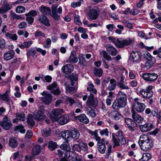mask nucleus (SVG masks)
I'll use <instances>...</instances> for the list:
<instances>
[{"mask_svg":"<svg viewBox=\"0 0 161 161\" xmlns=\"http://www.w3.org/2000/svg\"><path fill=\"white\" fill-rule=\"evenodd\" d=\"M58 5L53 4L51 7L52 11L50 13L51 10L48 7L44 6H41L40 12L44 15H47L49 14L54 19L58 21L61 18L59 14H62V9L61 7L60 6L58 8Z\"/></svg>","mask_w":161,"mask_h":161,"instance_id":"f257e3e1","label":"nucleus"},{"mask_svg":"<svg viewBox=\"0 0 161 161\" xmlns=\"http://www.w3.org/2000/svg\"><path fill=\"white\" fill-rule=\"evenodd\" d=\"M138 143L141 149L145 151H148L153 146L151 138L145 135L141 136Z\"/></svg>","mask_w":161,"mask_h":161,"instance_id":"f03ea898","label":"nucleus"},{"mask_svg":"<svg viewBox=\"0 0 161 161\" xmlns=\"http://www.w3.org/2000/svg\"><path fill=\"white\" fill-rule=\"evenodd\" d=\"M39 110H36L34 111L33 114L34 119L37 121H42L46 117L44 113L45 110L44 107L42 106H39L38 107Z\"/></svg>","mask_w":161,"mask_h":161,"instance_id":"7ed1b4c3","label":"nucleus"},{"mask_svg":"<svg viewBox=\"0 0 161 161\" xmlns=\"http://www.w3.org/2000/svg\"><path fill=\"white\" fill-rule=\"evenodd\" d=\"M143 57L147 60L145 63V67L147 69L150 68L155 62V58L148 52H146L144 54Z\"/></svg>","mask_w":161,"mask_h":161,"instance_id":"20e7f679","label":"nucleus"},{"mask_svg":"<svg viewBox=\"0 0 161 161\" xmlns=\"http://www.w3.org/2000/svg\"><path fill=\"white\" fill-rule=\"evenodd\" d=\"M153 87L152 86L150 85L147 86L146 89H141L140 91V93L143 98H149L153 95Z\"/></svg>","mask_w":161,"mask_h":161,"instance_id":"39448f33","label":"nucleus"},{"mask_svg":"<svg viewBox=\"0 0 161 161\" xmlns=\"http://www.w3.org/2000/svg\"><path fill=\"white\" fill-rule=\"evenodd\" d=\"M142 55L140 52L137 51H132L130 54L129 60L134 63H137L141 61Z\"/></svg>","mask_w":161,"mask_h":161,"instance_id":"423d86ee","label":"nucleus"},{"mask_svg":"<svg viewBox=\"0 0 161 161\" xmlns=\"http://www.w3.org/2000/svg\"><path fill=\"white\" fill-rule=\"evenodd\" d=\"M126 102L119 99H117L113 103L112 108L116 110H119L120 109L125 107L126 105Z\"/></svg>","mask_w":161,"mask_h":161,"instance_id":"0eeeda50","label":"nucleus"},{"mask_svg":"<svg viewBox=\"0 0 161 161\" xmlns=\"http://www.w3.org/2000/svg\"><path fill=\"white\" fill-rule=\"evenodd\" d=\"M126 102L119 99H117L113 103L112 108L116 110H119L120 109L125 107L126 105Z\"/></svg>","mask_w":161,"mask_h":161,"instance_id":"6e6552de","label":"nucleus"},{"mask_svg":"<svg viewBox=\"0 0 161 161\" xmlns=\"http://www.w3.org/2000/svg\"><path fill=\"white\" fill-rule=\"evenodd\" d=\"M0 125L4 129L8 130L12 127V124L9 119L7 117H5L3 120L0 122Z\"/></svg>","mask_w":161,"mask_h":161,"instance_id":"1a4fd4ad","label":"nucleus"},{"mask_svg":"<svg viewBox=\"0 0 161 161\" xmlns=\"http://www.w3.org/2000/svg\"><path fill=\"white\" fill-rule=\"evenodd\" d=\"M99 10L96 8H90L88 16L91 19L96 20L99 16Z\"/></svg>","mask_w":161,"mask_h":161,"instance_id":"9d476101","label":"nucleus"},{"mask_svg":"<svg viewBox=\"0 0 161 161\" xmlns=\"http://www.w3.org/2000/svg\"><path fill=\"white\" fill-rule=\"evenodd\" d=\"M142 77L145 80L153 82L157 79L158 75L155 73H145L142 75Z\"/></svg>","mask_w":161,"mask_h":161,"instance_id":"9b49d317","label":"nucleus"},{"mask_svg":"<svg viewBox=\"0 0 161 161\" xmlns=\"http://www.w3.org/2000/svg\"><path fill=\"white\" fill-rule=\"evenodd\" d=\"M42 95L43 96V97L41 98L42 102L46 104H49L52 101V95L50 93L44 91L42 93Z\"/></svg>","mask_w":161,"mask_h":161,"instance_id":"f8f14e48","label":"nucleus"},{"mask_svg":"<svg viewBox=\"0 0 161 161\" xmlns=\"http://www.w3.org/2000/svg\"><path fill=\"white\" fill-rule=\"evenodd\" d=\"M69 117L67 115H62L58 118L56 117L53 119V121H58V123L61 125H64L67 123L69 121Z\"/></svg>","mask_w":161,"mask_h":161,"instance_id":"ddd939ff","label":"nucleus"},{"mask_svg":"<svg viewBox=\"0 0 161 161\" xmlns=\"http://www.w3.org/2000/svg\"><path fill=\"white\" fill-rule=\"evenodd\" d=\"M97 142V148L98 150L101 153H104L106 150V145L104 143V139H101Z\"/></svg>","mask_w":161,"mask_h":161,"instance_id":"4468645a","label":"nucleus"},{"mask_svg":"<svg viewBox=\"0 0 161 161\" xmlns=\"http://www.w3.org/2000/svg\"><path fill=\"white\" fill-rule=\"evenodd\" d=\"M125 122L127 127L130 130H134L136 129L137 124L131 119L126 118L125 119Z\"/></svg>","mask_w":161,"mask_h":161,"instance_id":"2eb2a0df","label":"nucleus"},{"mask_svg":"<svg viewBox=\"0 0 161 161\" xmlns=\"http://www.w3.org/2000/svg\"><path fill=\"white\" fill-rule=\"evenodd\" d=\"M146 108L145 105L143 103L141 102H137L136 104H133L132 109H135L139 113L142 112Z\"/></svg>","mask_w":161,"mask_h":161,"instance_id":"dca6fc26","label":"nucleus"},{"mask_svg":"<svg viewBox=\"0 0 161 161\" xmlns=\"http://www.w3.org/2000/svg\"><path fill=\"white\" fill-rule=\"evenodd\" d=\"M141 130L142 132H148L154 128V126L151 122H146L144 124L140 126Z\"/></svg>","mask_w":161,"mask_h":161,"instance_id":"f3484780","label":"nucleus"},{"mask_svg":"<svg viewBox=\"0 0 161 161\" xmlns=\"http://www.w3.org/2000/svg\"><path fill=\"white\" fill-rule=\"evenodd\" d=\"M109 116L112 119L115 120L122 119L123 118L121 114L116 111H113L110 112Z\"/></svg>","mask_w":161,"mask_h":161,"instance_id":"a211bd4d","label":"nucleus"},{"mask_svg":"<svg viewBox=\"0 0 161 161\" xmlns=\"http://www.w3.org/2000/svg\"><path fill=\"white\" fill-rule=\"evenodd\" d=\"M86 103V105L89 106H92L93 107H96L97 103L94 101V95L93 94H90L88 97Z\"/></svg>","mask_w":161,"mask_h":161,"instance_id":"6ab92c4d","label":"nucleus"},{"mask_svg":"<svg viewBox=\"0 0 161 161\" xmlns=\"http://www.w3.org/2000/svg\"><path fill=\"white\" fill-rule=\"evenodd\" d=\"M60 135L63 139L69 142L72 140L71 132L69 130L62 131L60 133Z\"/></svg>","mask_w":161,"mask_h":161,"instance_id":"aec40b11","label":"nucleus"},{"mask_svg":"<svg viewBox=\"0 0 161 161\" xmlns=\"http://www.w3.org/2000/svg\"><path fill=\"white\" fill-rule=\"evenodd\" d=\"M131 113L132 118L134 121L138 123H141L143 121V118L140 115L137 114L134 109H132Z\"/></svg>","mask_w":161,"mask_h":161,"instance_id":"412c9836","label":"nucleus"},{"mask_svg":"<svg viewBox=\"0 0 161 161\" xmlns=\"http://www.w3.org/2000/svg\"><path fill=\"white\" fill-rule=\"evenodd\" d=\"M75 118L76 119L78 120L80 122L85 124H87L89 122L88 118L84 114H80V115L75 116Z\"/></svg>","mask_w":161,"mask_h":161,"instance_id":"4be33fe9","label":"nucleus"},{"mask_svg":"<svg viewBox=\"0 0 161 161\" xmlns=\"http://www.w3.org/2000/svg\"><path fill=\"white\" fill-rule=\"evenodd\" d=\"M106 48L109 54L111 55L115 56L118 53L117 49L110 44H107L106 46Z\"/></svg>","mask_w":161,"mask_h":161,"instance_id":"5701e85b","label":"nucleus"},{"mask_svg":"<svg viewBox=\"0 0 161 161\" xmlns=\"http://www.w3.org/2000/svg\"><path fill=\"white\" fill-rule=\"evenodd\" d=\"M74 69V67L73 65L70 64H66L62 67L61 70L63 72L67 74L72 72Z\"/></svg>","mask_w":161,"mask_h":161,"instance_id":"b1692460","label":"nucleus"},{"mask_svg":"<svg viewBox=\"0 0 161 161\" xmlns=\"http://www.w3.org/2000/svg\"><path fill=\"white\" fill-rule=\"evenodd\" d=\"M124 79V77L123 76H121L120 80L117 83V86L119 88L122 89H128L129 88L128 86L124 84L125 81Z\"/></svg>","mask_w":161,"mask_h":161,"instance_id":"393cba45","label":"nucleus"},{"mask_svg":"<svg viewBox=\"0 0 161 161\" xmlns=\"http://www.w3.org/2000/svg\"><path fill=\"white\" fill-rule=\"evenodd\" d=\"M9 91L7 90L5 93L3 94H0V100L8 103H10V97L9 94Z\"/></svg>","mask_w":161,"mask_h":161,"instance_id":"a878e982","label":"nucleus"},{"mask_svg":"<svg viewBox=\"0 0 161 161\" xmlns=\"http://www.w3.org/2000/svg\"><path fill=\"white\" fill-rule=\"evenodd\" d=\"M38 20L45 26L49 27L50 26V24L49 20L45 16L41 15L38 18Z\"/></svg>","mask_w":161,"mask_h":161,"instance_id":"bb28decb","label":"nucleus"},{"mask_svg":"<svg viewBox=\"0 0 161 161\" xmlns=\"http://www.w3.org/2000/svg\"><path fill=\"white\" fill-rule=\"evenodd\" d=\"M78 59L76 57V53L74 51H72L70 53V56L68 60L67 63H76L78 62Z\"/></svg>","mask_w":161,"mask_h":161,"instance_id":"cd10ccee","label":"nucleus"},{"mask_svg":"<svg viewBox=\"0 0 161 161\" xmlns=\"http://www.w3.org/2000/svg\"><path fill=\"white\" fill-rule=\"evenodd\" d=\"M14 51L13 50H10L4 54V58L7 60H8L14 57Z\"/></svg>","mask_w":161,"mask_h":161,"instance_id":"c85d7f7f","label":"nucleus"},{"mask_svg":"<svg viewBox=\"0 0 161 161\" xmlns=\"http://www.w3.org/2000/svg\"><path fill=\"white\" fill-rule=\"evenodd\" d=\"M16 118L13 120V122L14 123H17L19 120L22 121L25 120V116L24 114L18 113L16 114Z\"/></svg>","mask_w":161,"mask_h":161,"instance_id":"c756f323","label":"nucleus"},{"mask_svg":"<svg viewBox=\"0 0 161 161\" xmlns=\"http://www.w3.org/2000/svg\"><path fill=\"white\" fill-rule=\"evenodd\" d=\"M113 42L115 45L118 47L122 48L124 47V39L121 38L114 40Z\"/></svg>","mask_w":161,"mask_h":161,"instance_id":"7c9ffc66","label":"nucleus"},{"mask_svg":"<svg viewBox=\"0 0 161 161\" xmlns=\"http://www.w3.org/2000/svg\"><path fill=\"white\" fill-rule=\"evenodd\" d=\"M116 87V81L114 79H111L109 81V83L107 87L109 91H113L115 90Z\"/></svg>","mask_w":161,"mask_h":161,"instance_id":"2f4dec72","label":"nucleus"},{"mask_svg":"<svg viewBox=\"0 0 161 161\" xmlns=\"http://www.w3.org/2000/svg\"><path fill=\"white\" fill-rule=\"evenodd\" d=\"M87 132L92 136H93L94 139L97 141L101 139L100 137L98 136L97 130H96L93 131L89 129L87 130Z\"/></svg>","mask_w":161,"mask_h":161,"instance_id":"473e14b6","label":"nucleus"},{"mask_svg":"<svg viewBox=\"0 0 161 161\" xmlns=\"http://www.w3.org/2000/svg\"><path fill=\"white\" fill-rule=\"evenodd\" d=\"M21 62L20 58L13 59L10 64V66L14 68H17L18 67Z\"/></svg>","mask_w":161,"mask_h":161,"instance_id":"72a5a7b5","label":"nucleus"},{"mask_svg":"<svg viewBox=\"0 0 161 161\" xmlns=\"http://www.w3.org/2000/svg\"><path fill=\"white\" fill-rule=\"evenodd\" d=\"M70 131L71 132V136L72 137V140L73 138L77 139L79 138L80 134L77 129H74Z\"/></svg>","mask_w":161,"mask_h":161,"instance_id":"f704fd0d","label":"nucleus"},{"mask_svg":"<svg viewBox=\"0 0 161 161\" xmlns=\"http://www.w3.org/2000/svg\"><path fill=\"white\" fill-rule=\"evenodd\" d=\"M41 132L42 135L43 137H47L51 133L50 128L49 127L44 128L41 130Z\"/></svg>","mask_w":161,"mask_h":161,"instance_id":"c9c22d12","label":"nucleus"},{"mask_svg":"<svg viewBox=\"0 0 161 161\" xmlns=\"http://www.w3.org/2000/svg\"><path fill=\"white\" fill-rule=\"evenodd\" d=\"M84 54H81L79 55L78 56V58L79 61L78 64L80 65H82L83 66H86L87 64L86 61L84 57Z\"/></svg>","mask_w":161,"mask_h":161,"instance_id":"e433bc0d","label":"nucleus"},{"mask_svg":"<svg viewBox=\"0 0 161 161\" xmlns=\"http://www.w3.org/2000/svg\"><path fill=\"white\" fill-rule=\"evenodd\" d=\"M60 148L67 152H69L70 150V148L69 146V143L68 141L63 142V144L60 146Z\"/></svg>","mask_w":161,"mask_h":161,"instance_id":"4c0bfd02","label":"nucleus"},{"mask_svg":"<svg viewBox=\"0 0 161 161\" xmlns=\"http://www.w3.org/2000/svg\"><path fill=\"white\" fill-rule=\"evenodd\" d=\"M33 116L31 114H28L27 122L29 126L30 127L33 126L35 124V122L33 119Z\"/></svg>","mask_w":161,"mask_h":161,"instance_id":"58836bf2","label":"nucleus"},{"mask_svg":"<svg viewBox=\"0 0 161 161\" xmlns=\"http://www.w3.org/2000/svg\"><path fill=\"white\" fill-rule=\"evenodd\" d=\"M117 97L119 98L118 99L127 101V96L124 92H119L117 94Z\"/></svg>","mask_w":161,"mask_h":161,"instance_id":"ea45409f","label":"nucleus"},{"mask_svg":"<svg viewBox=\"0 0 161 161\" xmlns=\"http://www.w3.org/2000/svg\"><path fill=\"white\" fill-rule=\"evenodd\" d=\"M151 158V155L148 153H144L140 161H148Z\"/></svg>","mask_w":161,"mask_h":161,"instance_id":"a19ab883","label":"nucleus"},{"mask_svg":"<svg viewBox=\"0 0 161 161\" xmlns=\"http://www.w3.org/2000/svg\"><path fill=\"white\" fill-rule=\"evenodd\" d=\"M40 152V147L38 145H36L32 149V154L34 155H38Z\"/></svg>","mask_w":161,"mask_h":161,"instance_id":"79ce46f5","label":"nucleus"},{"mask_svg":"<svg viewBox=\"0 0 161 161\" xmlns=\"http://www.w3.org/2000/svg\"><path fill=\"white\" fill-rule=\"evenodd\" d=\"M70 79L71 80V86H73L75 83L77 85L78 84V76L76 75H72L70 76Z\"/></svg>","mask_w":161,"mask_h":161,"instance_id":"37998d69","label":"nucleus"},{"mask_svg":"<svg viewBox=\"0 0 161 161\" xmlns=\"http://www.w3.org/2000/svg\"><path fill=\"white\" fill-rule=\"evenodd\" d=\"M77 89V86H71L70 85L67 86L66 87V90L67 92L70 93H73L76 91Z\"/></svg>","mask_w":161,"mask_h":161,"instance_id":"c03bdc74","label":"nucleus"},{"mask_svg":"<svg viewBox=\"0 0 161 161\" xmlns=\"http://www.w3.org/2000/svg\"><path fill=\"white\" fill-rule=\"evenodd\" d=\"M87 114L92 118H94L96 116V114L95 113V110L92 109L90 107L87 108Z\"/></svg>","mask_w":161,"mask_h":161,"instance_id":"a18cd8bd","label":"nucleus"},{"mask_svg":"<svg viewBox=\"0 0 161 161\" xmlns=\"http://www.w3.org/2000/svg\"><path fill=\"white\" fill-rule=\"evenodd\" d=\"M112 141L114 144V145L113 146V147L114 148H115L116 146H119V142L120 141V139H118L117 138H116L115 137L114 134L113 133L112 134Z\"/></svg>","mask_w":161,"mask_h":161,"instance_id":"49530a36","label":"nucleus"},{"mask_svg":"<svg viewBox=\"0 0 161 161\" xmlns=\"http://www.w3.org/2000/svg\"><path fill=\"white\" fill-rule=\"evenodd\" d=\"M10 15L13 19H17L22 20L23 19V18H22L20 15L17 14L12 11H10Z\"/></svg>","mask_w":161,"mask_h":161,"instance_id":"de8ad7c7","label":"nucleus"},{"mask_svg":"<svg viewBox=\"0 0 161 161\" xmlns=\"http://www.w3.org/2000/svg\"><path fill=\"white\" fill-rule=\"evenodd\" d=\"M56 143L53 141H50L48 143V148L51 151H53L57 147Z\"/></svg>","mask_w":161,"mask_h":161,"instance_id":"09e8293b","label":"nucleus"},{"mask_svg":"<svg viewBox=\"0 0 161 161\" xmlns=\"http://www.w3.org/2000/svg\"><path fill=\"white\" fill-rule=\"evenodd\" d=\"M100 54L108 61H111L112 59L111 57L105 51H102L100 52Z\"/></svg>","mask_w":161,"mask_h":161,"instance_id":"8fccbe9b","label":"nucleus"},{"mask_svg":"<svg viewBox=\"0 0 161 161\" xmlns=\"http://www.w3.org/2000/svg\"><path fill=\"white\" fill-rule=\"evenodd\" d=\"M9 144L12 147H15L17 146V142L14 138H10Z\"/></svg>","mask_w":161,"mask_h":161,"instance_id":"3c124183","label":"nucleus"},{"mask_svg":"<svg viewBox=\"0 0 161 161\" xmlns=\"http://www.w3.org/2000/svg\"><path fill=\"white\" fill-rule=\"evenodd\" d=\"M71 157L69 152L66 151L64 154V156L61 158L60 161H68Z\"/></svg>","mask_w":161,"mask_h":161,"instance_id":"603ef678","label":"nucleus"},{"mask_svg":"<svg viewBox=\"0 0 161 161\" xmlns=\"http://www.w3.org/2000/svg\"><path fill=\"white\" fill-rule=\"evenodd\" d=\"M63 110L62 109H55L52 111L53 114L55 116H57L62 114Z\"/></svg>","mask_w":161,"mask_h":161,"instance_id":"864d4df0","label":"nucleus"},{"mask_svg":"<svg viewBox=\"0 0 161 161\" xmlns=\"http://www.w3.org/2000/svg\"><path fill=\"white\" fill-rule=\"evenodd\" d=\"M36 52L35 50L33 48H30L28 49V52L27 53V58H28L30 56L34 57L36 55Z\"/></svg>","mask_w":161,"mask_h":161,"instance_id":"5fc2aeb1","label":"nucleus"},{"mask_svg":"<svg viewBox=\"0 0 161 161\" xmlns=\"http://www.w3.org/2000/svg\"><path fill=\"white\" fill-rule=\"evenodd\" d=\"M103 73V71L101 69L95 68L94 71V74L98 77H101Z\"/></svg>","mask_w":161,"mask_h":161,"instance_id":"6e6d98bb","label":"nucleus"},{"mask_svg":"<svg viewBox=\"0 0 161 161\" xmlns=\"http://www.w3.org/2000/svg\"><path fill=\"white\" fill-rule=\"evenodd\" d=\"M25 8L22 6H18L16 9V12L17 13H23L25 11Z\"/></svg>","mask_w":161,"mask_h":161,"instance_id":"4d7b16f0","label":"nucleus"},{"mask_svg":"<svg viewBox=\"0 0 161 161\" xmlns=\"http://www.w3.org/2000/svg\"><path fill=\"white\" fill-rule=\"evenodd\" d=\"M74 22L77 24L80 25H81V22L80 20V16L79 15L75 14H74Z\"/></svg>","mask_w":161,"mask_h":161,"instance_id":"13d9d810","label":"nucleus"},{"mask_svg":"<svg viewBox=\"0 0 161 161\" xmlns=\"http://www.w3.org/2000/svg\"><path fill=\"white\" fill-rule=\"evenodd\" d=\"M100 130L99 133L102 136L104 135L106 136H108L109 131L107 128H105L103 130Z\"/></svg>","mask_w":161,"mask_h":161,"instance_id":"bf43d9fd","label":"nucleus"},{"mask_svg":"<svg viewBox=\"0 0 161 161\" xmlns=\"http://www.w3.org/2000/svg\"><path fill=\"white\" fill-rule=\"evenodd\" d=\"M122 23L125 27L130 29H132L133 28V26L132 24L130 23L127 20H123L122 21Z\"/></svg>","mask_w":161,"mask_h":161,"instance_id":"052dcab7","label":"nucleus"},{"mask_svg":"<svg viewBox=\"0 0 161 161\" xmlns=\"http://www.w3.org/2000/svg\"><path fill=\"white\" fill-rule=\"evenodd\" d=\"M79 147L81 150H83L84 151L87 150L88 147L87 145L84 142L80 143L79 144Z\"/></svg>","mask_w":161,"mask_h":161,"instance_id":"680f3d73","label":"nucleus"},{"mask_svg":"<svg viewBox=\"0 0 161 161\" xmlns=\"http://www.w3.org/2000/svg\"><path fill=\"white\" fill-rule=\"evenodd\" d=\"M57 88V85L56 81H54L52 84L47 86V89L52 90Z\"/></svg>","mask_w":161,"mask_h":161,"instance_id":"e2e57ef3","label":"nucleus"},{"mask_svg":"<svg viewBox=\"0 0 161 161\" xmlns=\"http://www.w3.org/2000/svg\"><path fill=\"white\" fill-rule=\"evenodd\" d=\"M15 131L18 130L21 133H24L25 132V130L24 129V126L22 125H19L16 126L15 128Z\"/></svg>","mask_w":161,"mask_h":161,"instance_id":"0e129e2a","label":"nucleus"},{"mask_svg":"<svg viewBox=\"0 0 161 161\" xmlns=\"http://www.w3.org/2000/svg\"><path fill=\"white\" fill-rule=\"evenodd\" d=\"M17 33L19 36H22L25 38L29 36V33L28 32L21 30H18Z\"/></svg>","mask_w":161,"mask_h":161,"instance_id":"69168bd1","label":"nucleus"},{"mask_svg":"<svg viewBox=\"0 0 161 161\" xmlns=\"http://www.w3.org/2000/svg\"><path fill=\"white\" fill-rule=\"evenodd\" d=\"M42 81L44 82H50L51 81L52 77L49 75H47L41 77Z\"/></svg>","mask_w":161,"mask_h":161,"instance_id":"338daca9","label":"nucleus"},{"mask_svg":"<svg viewBox=\"0 0 161 161\" xmlns=\"http://www.w3.org/2000/svg\"><path fill=\"white\" fill-rule=\"evenodd\" d=\"M37 14V13L36 11L34 10H31L28 13L25 14V16H31V17H34L36 16Z\"/></svg>","mask_w":161,"mask_h":161,"instance_id":"774afa93","label":"nucleus"}]
</instances>
